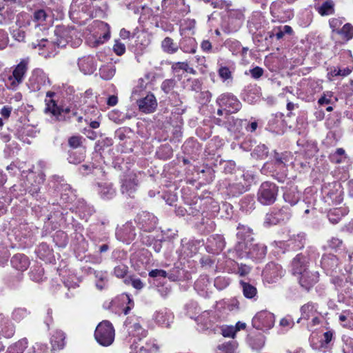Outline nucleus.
<instances>
[{
	"mask_svg": "<svg viewBox=\"0 0 353 353\" xmlns=\"http://www.w3.org/2000/svg\"><path fill=\"white\" fill-rule=\"evenodd\" d=\"M235 250L239 258H250L254 260L263 259L267 252L265 245L254 243V241L249 244L248 242H238Z\"/></svg>",
	"mask_w": 353,
	"mask_h": 353,
	"instance_id": "1",
	"label": "nucleus"
},
{
	"mask_svg": "<svg viewBox=\"0 0 353 353\" xmlns=\"http://www.w3.org/2000/svg\"><path fill=\"white\" fill-rule=\"evenodd\" d=\"M48 15L44 10H38L34 12L33 21L37 23L33 30L31 31L32 36L37 39L38 43H32V47L37 46L45 47L47 39L42 37L45 35L48 30V24L46 21Z\"/></svg>",
	"mask_w": 353,
	"mask_h": 353,
	"instance_id": "2",
	"label": "nucleus"
},
{
	"mask_svg": "<svg viewBox=\"0 0 353 353\" xmlns=\"http://www.w3.org/2000/svg\"><path fill=\"white\" fill-rule=\"evenodd\" d=\"M54 95L52 92H48L46 94L47 98L46 99V107L45 112L46 113H50L55 117L57 121H65L71 118V114L74 115L76 113L70 109L69 107L60 108L58 106L52 97Z\"/></svg>",
	"mask_w": 353,
	"mask_h": 353,
	"instance_id": "3",
	"label": "nucleus"
},
{
	"mask_svg": "<svg viewBox=\"0 0 353 353\" xmlns=\"http://www.w3.org/2000/svg\"><path fill=\"white\" fill-rule=\"evenodd\" d=\"M57 37L54 41L57 46L63 48L69 44L72 48H76L81 45L82 41L79 38L73 39L76 32L74 29L64 26H57L54 30Z\"/></svg>",
	"mask_w": 353,
	"mask_h": 353,
	"instance_id": "4",
	"label": "nucleus"
},
{
	"mask_svg": "<svg viewBox=\"0 0 353 353\" xmlns=\"http://www.w3.org/2000/svg\"><path fill=\"white\" fill-rule=\"evenodd\" d=\"M301 316L297 320V323L306 321V325L308 329H312L314 326L320 323V313L317 310V305L309 302L303 305L301 309Z\"/></svg>",
	"mask_w": 353,
	"mask_h": 353,
	"instance_id": "5",
	"label": "nucleus"
},
{
	"mask_svg": "<svg viewBox=\"0 0 353 353\" xmlns=\"http://www.w3.org/2000/svg\"><path fill=\"white\" fill-rule=\"evenodd\" d=\"M114 329L108 321H103L97 327L94 337L103 346L110 345L114 340Z\"/></svg>",
	"mask_w": 353,
	"mask_h": 353,
	"instance_id": "6",
	"label": "nucleus"
},
{
	"mask_svg": "<svg viewBox=\"0 0 353 353\" xmlns=\"http://www.w3.org/2000/svg\"><path fill=\"white\" fill-rule=\"evenodd\" d=\"M278 187L273 183L263 182L257 192V199L263 205H271L276 199Z\"/></svg>",
	"mask_w": 353,
	"mask_h": 353,
	"instance_id": "7",
	"label": "nucleus"
},
{
	"mask_svg": "<svg viewBox=\"0 0 353 353\" xmlns=\"http://www.w3.org/2000/svg\"><path fill=\"white\" fill-rule=\"evenodd\" d=\"M274 322V315L267 310L257 312L252 320L253 327L262 331L269 330L272 328Z\"/></svg>",
	"mask_w": 353,
	"mask_h": 353,
	"instance_id": "8",
	"label": "nucleus"
},
{
	"mask_svg": "<svg viewBox=\"0 0 353 353\" xmlns=\"http://www.w3.org/2000/svg\"><path fill=\"white\" fill-rule=\"evenodd\" d=\"M30 62L28 57L23 59L14 68L12 74L10 75L6 81V84L12 88L19 85L23 80L24 76L28 70V66Z\"/></svg>",
	"mask_w": 353,
	"mask_h": 353,
	"instance_id": "9",
	"label": "nucleus"
},
{
	"mask_svg": "<svg viewBox=\"0 0 353 353\" xmlns=\"http://www.w3.org/2000/svg\"><path fill=\"white\" fill-rule=\"evenodd\" d=\"M49 84V79L42 70L37 68L32 72L28 81V85L32 91H39Z\"/></svg>",
	"mask_w": 353,
	"mask_h": 353,
	"instance_id": "10",
	"label": "nucleus"
},
{
	"mask_svg": "<svg viewBox=\"0 0 353 353\" xmlns=\"http://www.w3.org/2000/svg\"><path fill=\"white\" fill-rule=\"evenodd\" d=\"M217 103L221 108L228 113H234L240 110L241 104L233 94H223L217 99Z\"/></svg>",
	"mask_w": 353,
	"mask_h": 353,
	"instance_id": "11",
	"label": "nucleus"
},
{
	"mask_svg": "<svg viewBox=\"0 0 353 353\" xmlns=\"http://www.w3.org/2000/svg\"><path fill=\"white\" fill-rule=\"evenodd\" d=\"M283 274V270L280 265L274 263L267 264L263 271V278L265 282L272 283L276 282Z\"/></svg>",
	"mask_w": 353,
	"mask_h": 353,
	"instance_id": "12",
	"label": "nucleus"
},
{
	"mask_svg": "<svg viewBox=\"0 0 353 353\" xmlns=\"http://www.w3.org/2000/svg\"><path fill=\"white\" fill-rule=\"evenodd\" d=\"M323 191L333 204H339L343 200L342 190L339 183H333L328 184V185H325Z\"/></svg>",
	"mask_w": 353,
	"mask_h": 353,
	"instance_id": "13",
	"label": "nucleus"
},
{
	"mask_svg": "<svg viewBox=\"0 0 353 353\" xmlns=\"http://www.w3.org/2000/svg\"><path fill=\"white\" fill-rule=\"evenodd\" d=\"M137 186V174L130 172L123 176L121 181V190L123 194H126L130 196L135 192Z\"/></svg>",
	"mask_w": 353,
	"mask_h": 353,
	"instance_id": "14",
	"label": "nucleus"
},
{
	"mask_svg": "<svg viewBox=\"0 0 353 353\" xmlns=\"http://www.w3.org/2000/svg\"><path fill=\"white\" fill-rule=\"evenodd\" d=\"M135 235L134 228L130 223H127L121 228L117 229L116 232L117 239L126 243H129L132 241Z\"/></svg>",
	"mask_w": 353,
	"mask_h": 353,
	"instance_id": "15",
	"label": "nucleus"
},
{
	"mask_svg": "<svg viewBox=\"0 0 353 353\" xmlns=\"http://www.w3.org/2000/svg\"><path fill=\"white\" fill-rule=\"evenodd\" d=\"M137 104L139 110L146 114L153 112L157 106L156 98L152 94H148L137 101Z\"/></svg>",
	"mask_w": 353,
	"mask_h": 353,
	"instance_id": "16",
	"label": "nucleus"
},
{
	"mask_svg": "<svg viewBox=\"0 0 353 353\" xmlns=\"http://www.w3.org/2000/svg\"><path fill=\"white\" fill-rule=\"evenodd\" d=\"M27 177V183H26V187L29 190V192L32 194L34 193H37L40 189V185L43 182L44 178L43 174H36L30 172L29 174L26 176Z\"/></svg>",
	"mask_w": 353,
	"mask_h": 353,
	"instance_id": "17",
	"label": "nucleus"
},
{
	"mask_svg": "<svg viewBox=\"0 0 353 353\" xmlns=\"http://www.w3.org/2000/svg\"><path fill=\"white\" fill-rule=\"evenodd\" d=\"M308 260L306 256L299 254L294 258L292 261V272L293 274H302L305 271H309L307 270Z\"/></svg>",
	"mask_w": 353,
	"mask_h": 353,
	"instance_id": "18",
	"label": "nucleus"
},
{
	"mask_svg": "<svg viewBox=\"0 0 353 353\" xmlns=\"http://www.w3.org/2000/svg\"><path fill=\"white\" fill-rule=\"evenodd\" d=\"M299 283L302 288L309 290L319 281V274L317 272L305 271L301 274Z\"/></svg>",
	"mask_w": 353,
	"mask_h": 353,
	"instance_id": "19",
	"label": "nucleus"
},
{
	"mask_svg": "<svg viewBox=\"0 0 353 353\" xmlns=\"http://www.w3.org/2000/svg\"><path fill=\"white\" fill-rule=\"evenodd\" d=\"M78 65L79 70L85 74H92L97 68L95 60L91 56H85L79 59Z\"/></svg>",
	"mask_w": 353,
	"mask_h": 353,
	"instance_id": "20",
	"label": "nucleus"
},
{
	"mask_svg": "<svg viewBox=\"0 0 353 353\" xmlns=\"http://www.w3.org/2000/svg\"><path fill=\"white\" fill-rule=\"evenodd\" d=\"M158 350L157 345L153 343H145L144 345L141 341L133 343L130 346V353H152Z\"/></svg>",
	"mask_w": 353,
	"mask_h": 353,
	"instance_id": "21",
	"label": "nucleus"
},
{
	"mask_svg": "<svg viewBox=\"0 0 353 353\" xmlns=\"http://www.w3.org/2000/svg\"><path fill=\"white\" fill-rule=\"evenodd\" d=\"M11 264L14 268L19 271L27 270L30 261L26 256L23 254H17L11 259Z\"/></svg>",
	"mask_w": 353,
	"mask_h": 353,
	"instance_id": "22",
	"label": "nucleus"
},
{
	"mask_svg": "<svg viewBox=\"0 0 353 353\" xmlns=\"http://www.w3.org/2000/svg\"><path fill=\"white\" fill-rule=\"evenodd\" d=\"M321 264L322 268L326 271H332L338 265V259L333 254H324L321 259Z\"/></svg>",
	"mask_w": 353,
	"mask_h": 353,
	"instance_id": "23",
	"label": "nucleus"
},
{
	"mask_svg": "<svg viewBox=\"0 0 353 353\" xmlns=\"http://www.w3.org/2000/svg\"><path fill=\"white\" fill-rule=\"evenodd\" d=\"M172 319V314L166 310H160L155 315L156 322L164 327H168Z\"/></svg>",
	"mask_w": 353,
	"mask_h": 353,
	"instance_id": "24",
	"label": "nucleus"
},
{
	"mask_svg": "<svg viewBox=\"0 0 353 353\" xmlns=\"http://www.w3.org/2000/svg\"><path fill=\"white\" fill-rule=\"evenodd\" d=\"M65 334L62 331H56L51 338L52 351L61 350L65 346Z\"/></svg>",
	"mask_w": 353,
	"mask_h": 353,
	"instance_id": "25",
	"label": "nucleus"
},
{
	"mask_svg": "<svg viewBox=\"0 0 353 353\" xmlns=\"http://www.w3.org/2000/svg\"><path fill=\"white\" fill-rule=\"evenodd\" d=\"M138 221L142 224L143 227L153 228L157 222V219L149 212H143L137 216Z\"/></svg>",
	"mask_w": 353,
	"mask_h": 353,
	"instance_id": "26",
	"label": "nucleus"
},
{
	"mask_svg": "<svg viewBox=\"0 0 353 353\" xmlns=\"http://www.w3.org/2000/svg\"><path fill=\"white\" fill-rule=\"evenodd\" d=\"M179 46L184 52L193 54L196 50V42L192 37H184L181 40Z\"/></svg>",
	"mask_w": 353,
	"mask_h": 353,
	"instance_id": "27",
	"label": "nucleus"
},
{
	"mask_svg": "<svg viewBox=\"0 0 353 353\" xmlns=\"http://www.w3.org/2000/svg\"><path fill=\"white\" fill-rule=\"evenodd\" d=\"M342 41H348L353 38V26L347 23L343 26L336 33Z\"/></svg>",
	"mask_w": 353,
	"mask_h": 353,
	"instance_id": "28",
	"label": "nucleus"
},
{
	"mask_svg": "<svg viewBox=\"0 0 353 353\" xmlns=\"http://www.w3.org/2000/svg\"><path fill=\"white\" fill-rule=\"evenodd\" d=\"M97 191L103 199H112L115 194V190L112 188V184L108 183H99Z\"/></svg>",
	"mask_w": 353,
	"mask_h": 353,
	"instance_id": "29",
	"label": "nucleus"
},
{
	"mask_svg": "<svg viewBox=\"0 0 353 353\" xmlns=\"http://www.w3.org/2000/svg\"><path fill=\"white\" fill-rule=\"evenodd\" d=\"M236 236L239 240L238 242H248V244H249L254 241V239L252 237L251 230L250 228L244 225H239L238 227Z\"/></svg>",
	"mask_w": 353,
	"mask_h": 353,
	"instance_id": "30",
	"label": "nucleus"
},
{
	"mask_svg": "<svg viewBox=\"0 0 353 353\" xmlns=\"http://www.w3.org/2000/svg\"><path fill=\"white\" fill-rule=\"evenodd\" d=\"M347 213V210L345 208H334L329 211L327 217L332 223L336 224L339 223L341 218L344 216Z\"/></svg>",
	"mask_w": 353,
	"mask_h": 353,
	"instance_id": "31",
	"label": "nucleus"
},
{
	"mask_svg": "<svg viewBox=\"0 0 353 353\" xmlns=\"http://www.w3.org/2000/svg\"><path fill=\"white\" fill-rule=\"evenodd\" d=\"M163 50L168 54H174L178 51L179 46L170 37H165L161 42Z\"/></svg>",
	"mask_w": 353,
	"mask_h": 353,
	"instance_id": "32",
	"label": "nucleus"
},
{
	"mask_svg": "<svg viewBox=\"0 0 353 353\" xmlns=\"http://www.w3.org/2000/svg\"><path fill=\"white\" fill-rule=\"evenodd\" d=\"M28 346V340L24 338L10 345L6 353H23Z\"/></svg>",
	"mask_w": 353,
	"mask_h": 353,
	"instance_id": "33",
	"label": "nucleus"
},
{
	"mask_svg": "<svg viewBox=\"0 0 353 353\" xmlns=\"http://www.w3.org/2000/svg\"><path fill=\"white\" fill-rule=\"evenodd\" d=\"M237 346L234 341L223 343L218 346L217 353H236Z\"/></svg>",
	"mask_w": 353,
	"mask_h": 353,
	"instance_id": "34",
	"label": "nucleus"
},
{
	"mask_svg": "<svg viewBox=\"0 0 353 353\" xmlns=\"http://www.w3.org/2000/svg\"><path fill=\"white\" fill-rule=\"evenodd\" d=\"M334 3L332 1L328 0L318 7L317 10L321 16L330 15L334 12Z\"/></svg>",
	"mask_w": 353,
	"mask_h": 353,
	"instance_id": "35",
	"label": "nucleus"
},
{
	"mask_svg": "<svg viewBox=\"0 0 353 353\" xmlns=\"http://www.w3.org/2000/svg\"><path fill=\"white\" fill-rule=\"evenodd\" d=\"M115 72V67L112 65H103L99 70L101 77L105 80L111 79L114 76Z\"/></svg>",
	"mask_w": 353,
	"mask_h": 353,
	"instance_id": "36",
	"label": "nucleus"
},
{
	"mask_svg": "<svg viewBox=\"0 0 353 353\" xmlns=\"http://www.w3.org/2000/svg\"><path fill=\"white\" fill-rule=\"evenodd\" d=\"M281 219V210L272 212L266 214L264 223L268 226L276 225Z\"/></svg>",
	"mask_w": 353,
	"mask_h": 353,
	"instance_id": "37",
	"label": "nucleus"
},
{
	"mask_svg": "<svg viewBox=\"0 0 353 353\" xmlns=\"http://www.w3.org/2000/svg\"><path fill=\"white\" fill-rule=\"evenodd\" d=\"M250 345L254 350H260L265 345V336L261 334L250 337L249 339Z\"/></svg>",
	"mask_w": 353,
	"mask_h": 353,
	"instance_id": "38",
	"label": "nucleus"
},
{
	"mask_svg": "<svg viewBox=\"0 0 353 353\" xmlns=\"http://www.w3.org/2000/svg\"><path fill=\"white\" fill-rule=\"evenodd\" d=\"M241 285L243 288V295L246 298L252 299L256 296L257 290L255 287L245 282H242Z\"/></svg>",
	"mask_w": 353,
	"mask_h": 353,
	"instance_id": "39",
	"label": "nucleus"
},
{
	"mask_svg": "<svg viewBox=\"0 0 353 353\" xmlns=\"http://www.w3.org/2000/svg\"><path fill=\"white\" fill-rule=\"evenodd\" d=\"M343 23L341 18H332L329 21L330 27L332 29V38H336V33L339 30Z\"/></svg>",
	"mask_w": 353,
	"mask_h": 353,
	"instance_id": "40",
	"label": "nucleus"
},
{
	"mask_svg": "<svg viewBox=\"0 0 353 353\" xmlns=\"http://www.w3.org/2000/svg\"><path fill=\"white\" fill-rule=\"evenodd\" d=\"M292 156L290 152H285L281 154L276 153L274 157L276 164L278 166L285 165L290 161V160L292 159Z\"/></svg>",
	"mask_w": 353,
	"mask_h": 353,
	"instance_id": "41",
	"label": "nucleus"
},
{
	"mask_svg": "<svg viewBox=\"0 0 353 353\" xmlns=\"http://www.w3.org/2000/svg\"><path fill=\"white\" fill-rule=\"evenodd\" d=\"M98 27L100 30L104 31L102 37H99L100 41H99L102 43L110 38V28L108 23L103 21L99 22Z\"/></svg>",
	"mask_w": 353,
	"mask_h": 353,
	"instance_id": "42",
	"label": "nucleus"
},
{
	"mask_svg": "<svg viewBox=\"0 0 353 353\" xmlns=\"http://www.w3.org/2000/svg\"><path fill=\"white\" fill-rule=\"evenodd\" d=\"M218 74L220 78L225 81L228 80H230L232 79V71L227 66H223L222 65H219V68L218 70Z\"/></svg>",
	"mask_w": 353,
	"mask_h": 353,
	"instance_id": "43",
	"label": "nucleus"
},
{
	"mask_svg": "<svg viewBox=\"0 0 353 353\" xmlns=\"http://www.w3.org/2000/svg\"><path fill=\"white\" fill-rule=\"evenodd\" d=\"M345 159V150L343 148H338L336 152L330 155L331 161L335 163H341Z\"/></svg>",
	"mask_w": 353,
	"mask_h": 353,
	"instance_id": "44",
	"label": "nucleus"
},
{
	"mask_svg": "<svg viewBox=\"0 0 353 353\" xmlns=\"http://www.w3.org/2000/svg\"><path fill=\"white\" fill-rule=\"evenodd\" d=\"M187 62H175L172 63L171 68L172 72L175 75L179 76L180 75L181 72H184L185 70H187Z\"/></svg>",
	"mask_w": 353,
	"mask_h": 353,
	"instance_id": "45",
	"label": "nucleus"
},
{
	"mask_svg": "<svg viewBox=\"0 0 353 353\" xmlns=\"http://www.w3.org/2000/svg\"><path fill=\"white\" fill-rule=\"evenodd\" d=\"M343 353H353V339L350 337H343Z\"/></svg>",
	"mask_w": 353,
	"mask_h": 353,
	"instance_id": "46",
	"label": "nucleus"
},
{
	"mask_svg": "<svg viewBox=\"0 0 353 353\" xmlns=\"http://www.w3.org/2000/svg\"><path fill=\"white\" fill-rule=\"evenodd\" d=\"M209 284V281L205 276L200 277L194 283V288L197 290L204 291Z\"/></svg>",
	"mask_w": 353,
	"mask_h": 353,
	"instance_id": "47",
	"label": "nucleus"
},
{
	"mask_svg": "<svg viewBox=\"0 0 353 353\" xmlns=\"http://www.w3.org/2000/svg\"><path fill=\"white\" fill-rule=\"evenodd\" d=\"M28 314L27 310L23 308H17L12 312V318L15 321H21Z\"/></svg>",
	"mask_w": 353,
	"mask_h": 353,
	"instance_id": "48",
	"label": "nucleus"
},
{
	"mask_svg": "<svg viewBox=\"0 0 353 353\" xmlns=\"http://www.w3.org/2000/svg\"><path fill=\"white\" fill-rule=\"evenodd\" d=\"M2 332L6 338L10 339L12 337L15 332L14 325L12 323L8 324L3 328Z\"/></svg>",
	"mask_w": 353,
	"mask_h": 353,
	"instance_id": "49",
	"label": "nucleus"
},
{
	"mask_svg": "<svg viewBox=\"0 0 353 353\" xmlns=\"http://www.w3.org/2000/svg\"><path fill=\"white\" fill-rule=\"evenodd\" d=\"M128 272V267L123 264H120L114 268V274L119 278H123Z\"/></svg>",
	"mask_w": 353,
	"mask_h": 353,
	"instance_id": "50",
	"label": "nucleus"
},
{
	"mask_svg": "<svg viewBox=\"0 0 353 353\" xmlns=\"http://www.w3.org/2000/svg\"><path fill=\"white\" fill-rule=\"evenodd\" d=\"M113 50L117 55L121 56L125 52V46L119 40H116L113 46Z\"/></svg>",
	"mask_w": 353,
	"mask_h": 353,
	"instance_id": "51",
	"label": "nucleus"
},
{
	"mask_svg": "<svg viewBox=\"0 0 353 353\" xmlns=\"http://www.w3.org/2000/svg\"><path fill=\"white\" fill-rule=\"evenodd\" d=\"M221 331L223 336L230 338H234L236 333V329L234 326L224 327Z\"/></svg>",
	"mask_w": 353,
	"mask_h": 353,
	"instance_id": "52",
	"label": "nucleus"
},
{
	"mask_svg": "<svg viewBox=\"0 0 353 353\" xmlns=\"http://www.w3.org/2000/svg\"><path fill=\"white\" fill-rule=\"evenodd\" d=\"M251 270V268L245 264H237V270L236 274H238L240 276H245L248 275Z\"/></svg>",
	"mask_w": 353,
	"mask_h": 353,
	"instance_id": "53",
	"label": "nucleus"
},
{
	"mask_svg": "<svg viewBox=\"0 0 353 353\" xmlns=\"http://www.w3.org/2000/svg\"><path fill=\"white\" fill-rule=\"evenodd\" d=\"M283 198L285 201L288 203H289L290 205H295L299 199V194H294L293 196H291L290 192H285L283 194Z\"/></svg>",
	"mask_w": 353,
	"mask_h": 353,
	"instance_id": "54",
	"label": "nucleus"
},
{
	"mask_svg": "<svg viewBox=\"0 0 353 353\" xmlns=\"http://www.w3.org/2000/svg\"><path fill=\"white\" fill-rule=\"evenodd\" d=\"M333 334V332L330 330L327 331L323 334V337L321 339L322 346L327 347V345L332 341Z\"/></svg>",
	"mask_w": 353,
	"mask_h": 353,
	"instance_id": "55",
	"label": "nucleus"
},
{
	"mask_svg": "<svg viewBox=\"0 0 353 353\" xmlns=\"http://www.w3.org/2000/svg\"><path fill=\"white\" fill-rule=\"evenodd\" d=\"M10 256L9 252L6 248L0 245V265L4 264Z\"/></svg>",
	"mask_w": 353,
	"mask_h": 353,
	"instance_id": "56",
	"label": "nucleus"
},
{
	"mask_svg": "<svg viewBox=\"0 0 353 353\" xmlns=\"http://www.w3.org/2000/svg\"><path fill=\"white\" fill-rule=\"evenodd\" d=\"M332 92H324L323 94L321 96V97L319 99L318 103L321 105H325V104H330L332 101Z\"/></svg>",
	"mask_w": 353,
	"mask_h": 353,
	"instance_id": "57",
	"label": "nucleus"
},
{
	"mask_svg": "<svg viewBox=\"0 0 353 353\" xmlns=\"http://www.w3.org/2000/svg\"><path fill=\"white\" fill-rule=\"evenodd\" d=\"M12 35V37L18 41L21 42V41H25V37H26L25 32L20 28L13 30Z\"/></svg>",
	"mask_w": 353,
	"mask_h": 353,
	"instance_id": "58",
	"label": "nucleus"
},
{
	"mask_svg": "<svg viewBox=\"0 0 353 353\" xmlns=\"http://www.w3.org/2000/svg\"><path fill=\"white\" fill-rule=\"evenodd\" d=\"M8 34L5 31L0 30V50L4 49L8 46Z\"/></svg>",
	"mask_w": 353,
	"mask_h": 353,
	"instance_id": "59",
	"label": "nucleus"
},
{
	"mask_svg": "<svg viewBox=\"0 0 353 353\" xmlns=\"http://www.w3.org/2000/svg\"><path fill=\"white\" fill-rule=\"evenodd\" d=\"M174 81L172 79H166L161 84L162 90L166 92H170L172 89L174 88Z\"/></svg>",
	"mask_w": 353,
	"mask_h": 353,
	"instance_id": "60",
	"label": "nucleus"
},
{
	"mask_svg": "<svg viewBox=\"0 0 353 353\" xmlns=\"http://www.w3.org/2000/svg\"><path fill=\"white\" fill-rule=\"evenodd\" d=\"M250 73L254 79H258L263 75V70L259 66H256L250 70Z\"/></svg>",
	"mask_w": 353,
	"mask_h": 353,
	"instance_id": "61",
	"label": "nucleus"
},
{
	"mask_svg": "<svg viewBox=\"0 0 353 353\" xmlns=\"http://www.w3.org/2000/svg\"><path fill=\"white\" fill-rule=\"evenodd\" d=\"M279 324L283 327H292L294 325V321L290 316H286L281 319Z\"/></svg>",
	"mask_w": 353,
	"mask_h": 353,
	"instance_id": "62",
	"label": "nucleus"
},
{
	"mask_svg": "<svg viewBox=\"0 0 353 353\" xmlns=\"http://www.w3.org/2000/svg\"><path fill=\"white\" fill-rule=\"evenodd\" d=\"M81 138L80 137H72L68 141L70 146L77 148L80 146L81 143Z\"/></svg>",
	"mask_w": 353,
	"mask_h": 353,
	"instance_id": "63",
	"label": "nucleus"
},
{
	"mask_svg": "<svg viewBox=\"0 0 353 353\" xmlns=\"http://www.w3.org/2000/svg\"><path fill=\"white\" fill-rule=\"evenodd\" d=\"M149 276L150 277H166L167 272L163 270H153L150 272Z\"/></svg>",
	"mask_w": 353,
	"mask_h": 353,
	"instance_id": "64",
	"label": "nucleus"
}]
</instances>
